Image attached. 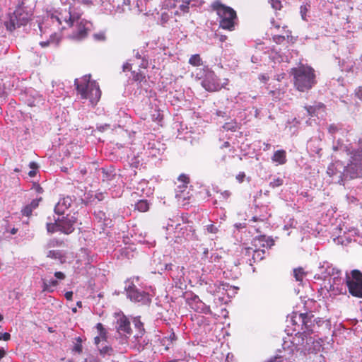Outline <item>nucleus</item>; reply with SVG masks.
Returning a JSON list of instances; mask_svg holds the SVG:
<instances>
[{"label": "nucleus", "instance_id": "nucleus-1", "mask_svg": "<svg viewBox=\"0 0 362 362\" xmlns=\"http://www.w3.org/2000/svg\"><path fill=\"white\" fill-rule=\"evenodd\" d=\"M75 23L76 28L73 29L71 37L76 40H81L87 36L91 23L81 18V13L79 11L72 7L71 4L69 6L64 4L63 8L47 13L43 21L38 24V27L41 34L48 35L49 38L46 41L40 42V46L45 47L50 44L57 45L59 37L55 30L71 28L74 26Z\"/></svg>", "mask_w": 362, "mask_h": 362}, {"label": "nucleus", "instance_id": "nucleus-2", "mask_svg": "<svg viewBox=\"0 0 362 362\" xmlns=\"http://www.w3.org/2000/svg\"><path fill=\"white\" fill-rule=\"evenodd\" d=\"M287 322L293 327L292 329L296 335L301 334L307 337V335L316 332V325L319 327L322 320H317L312 313H293Z\"/></svg>", "mask_w": 362, "mask_h": 362}, {"label": "nucleus", "instance_id": "nucleus-3", "mask_svg": "<svg viewBox=\"0 0 362 362\" xmlns=\"http://www.w3.org/2000/svg\"><path fill=\"white\" fill-rule=\"evenodd\" d=\"M294 87L300 92L310 90L317 83L315 71L310 66H301L291 69Z\"/></svg>", "mask_w": 362, "mask_h": 362}, {"label": "nucleus", "instance_id": "nucleus-4", "mask_svg": "<svg viewBox=\"0 0 362 362\" xmlns=\"http://www.w3.org/2000/svg\"><path fill=\"white\" fill-rule=\"evenodd\" d=\"M320 272L315 274V279L318 280H326L330 277L329 280V290L335 291V294L341 293L343 290L344 279L340 276L341 272L337 267L332 266L327 262H324L319 267Z\"/></svg>", "mask_w": 362, "mask_h": 362}, {"label": "nucleus", "instance_id": "nucleus-5", "mask_svg": "<svg viewBox=\"0 0 362 362\" xmlns=\"http://www.w3.org/2000/svg\"><path fill=\"white\" fill-rule=\"evenodd\" d=\"M77 93L82 99H88L92 105H95L100 100L101 91L98 83L90 81V75H85L81 79L74 81Z\"/></svg>", "mask_w": 362, "mask_h": 362}, {"label": "nucleus", "instance_id": "nucleus-6", "mask_svg": "<svg viewBox=\"0 0 362 362\" xmlns=\"http://www.w3.org/2000/svg\"><path fill=\"white\" fill-rule=\"evenodd\" d=\"M77 224L78 213L67 214L66 216L59 215L54 223H47L46 228L49 233L60 231L64 234L69 235L75 230Z\"/></svg>", "mask_w": 362, "mask_h": 362}, {"label": "nucleus", "instance_id": "nucleus-7", "mask_svg": "<svg viewBox=\"0 0 362 362\" xmlns=\"http://www.w3.org/2000/svg\"><path fill=\"white\" fill-rule=\"evenodd\" d=\"M32 13L23 5H18L13 13L8 14L4 24L8 31L12 32L18 28L25 25L31 19Z\"/></svg>", "mask_w": 362, "mask_h": 362}, {"label": "nucleus", "instance_id": "nucleus-8", "mask_svg": "<svg viewBox=\"0 0 362 362\" xmlns=\"http://www.w3.org/2000/svg\"><path fill=\"white\" fill-rule=\"evenodd\" d=\"M212 7L218 16L220 27L228 30H234L238 20L236 12L232 8L222 4L220 1L214 2Z\"/></svg>", "mask_w": 362, "mask_h": 362}, {"label": "nucleus", "instance_id": "nucleus-9", "mask_svg": "<svg viewBox=\"0 0 362 362\" xmlns=\"http://www.w3.org/2000/svg\"><path fill=\"white\" fill-rule=\"evenodd\" d=\"M124 290L127 293V298L134 303H139L141 305H148L151 303V295L145 291L138 288L133 281H126Z\"/></svg>", "mask_w": 362, "mask_h": 362}, {"label": "nucleus", "instance_id": "nucleus-10", "mask_svg": "<svg viewBox=\"0 0 362 362\" xmlns=\"http://www.w3.org/2000/svg\"><path fill=\"white\" fill-rule=\"evenodd\" d=\"M345 281L349 293L354 297L362 298V272L354 269L349 274L346 272Z\"/></svg>", "mask_w": 362, "mask_h": 362}, {"label": "nucleus", "instance_id": "nucleus-11", "mask_svg": "<svg viewBox=\"0 0 362 362\" xmlns=\"http://www.w3.org/2000/svg\"><path fill=\"white\" fill-rule=\"evenodd\" d=\"M128 317L123 313L118 314L117 317L115 328L117 332L120 336V343L124 344L133 334L132 329L131 328V323H132V318Z\"/></svg>", "mask_w": 362, "mask_h": 362}, {"label": "nucleus", "instance_id": "nucleus-12", "mask_svg": "<svg viewBox=\"0 0 362 362\" xmlns=\"http://www.w3.org/2000/svg\"><path fill=\"white\" fill-rule=\"evenodd\" d=\"M238 289L236 286H230L228 283L224 281H216L212 285H210L208 288V290L210 293H214V295H221L218 296V298L219 301L226 303V300H224V295H227L228 298H233L237 293V290Z\"/></svg>", "mask_w": 362, "mask_h": 362}, {"label": "nucleus", "instance_id": "nucleus-13", "mask_svg": "<svg viewBox=\"0 0 362 362\" xmlns=\"http://www.w3.org/2000/svg\"><path fill=\"white\" fill-rule=\"evenodd\" d=\"M201 85L209 92L218 91L223 87L220 84L219 78L214 71L208 68L204 70V77Z\"/></svg>", "mask_w": 362, "mask_h": 362}, {"label": "nucleus", "instance_id": "nucleus-14", "mask_svg": "<svg viewBox=\"0 0 362 362\" xmlns=\"http://www.w3.org/2000/svg\"><path fill=\"white\" fill-rule=\"evenodd\" d=\"M132 320L136 332L133 336V339H134V342H135V347L138 350L143 349L145 346L148 344V340H146V339L144 338L146 333L144 323L141 321L140 316L132 317Z\"/></svg>", "mask_w": 362, "mask_h": 362}, {"label": "nucleus", "instance_id": "nucleus-15", "mask_svg": "<svg viewBox=\"0 0 362 362\" xmlns=\"http://www.w3.org/2000/svg\"><path fill=\"white\" fill-rule=\"evenodd\" d=\"M294 356V346H288L287 348L283 347V349H278L276 354L267 360L265 362H291L295 361Z\"/></svg>", "mask_w": 362, "mask_h": 362}, {"label": "nucleus", "instance_id": "nucleus-16", "mask_svg": "<svg viewBox=\"0 0 362 362\" xmlns=\"http://www.w3.org/2000/svg\"><path fill=\"white\" fill-rule=\"evenodd\" d=\"M187 302L189 307L197 313L206 315L211 313L210 307L206 305L200 298L194 293H191L190 296L187 297Z\"/></svg>", "mask_w": 362, "mask_h": 362}, {"label": "nucleus", "instance_id": "nucleus-17", "mask_svg": "<svg viewBox=\"0 0 362 362\" xmlns=\"http://www.w3.org/2000/svg\"><path fill=\"white\" fill-rule=\"evenodd\" d=\"M54 277L56 279H42L43 284V291L47 292H53L54 288L57 287L59 284L57 279L63 280L65 279V274L62 272H56L54 273Z\"/></svg>", "mask_w": 362, "mask_h": 362}, {"label": "nucleus", "instance_id": "nucleus-18", "mask_svg": "<svg viewBox=\"0 0 362 362\" xmlns=\"http://www.w3.org/2000/svg\"><path fill=\"white\" fill-rule=\"evenodd\" d=\"M73 202V199L70 196H66L59 199L54 207V212L58 215H63Z\"/></svg>", "mask_w": 362, "mask_h": 362}, {"label": "nucleus", "instance_id": "nucleus-19", "mask_svg": "<svg viewBox=\"0 0 362 362\" xmlns=\"http://www.w3.org/2000/svg\"><path fill=\"white\" fill-rule=\"evenodd\" d=\"M147 148L149 151V154L153 157H156L158 155L163 153L166 149L164 144L155 140L148 142Z\"/></svg>", "mask_w": 362, "mask_h": 362}, {"label": "nucleus", "instance_id": "nucleus-20", "mask_svg": "<svg viewBox=\"0 0 362 362\" xmlns=\"http://www.w3.org/2000/svg\"><path fill=\"white\" fill-rule=\"evenodd\" d=\"M274 244V239L265 235H259L253 240V245L255 247L271 248Z\"/></svg>", "mask_w": 362, "mask_h": 362}, {"label": "nucleus", "instance_id": "nucleus-21", "mask_svg": "<svg viewBox=\"0 0 362 362\" xmlns=\"http://www.w3.org/2000/svg\"><path fill=\"white\" fill-rule=\"evenodd\" d=\"M100 339L101 338L99 336L95 337L94 339L95 344L98 347L100 354L104 358L106 356H114L115 351L111 346L104 344L103 343L100 345Z\"/></svg>", "mask_w": 362, "mask_h": 362}, {"label": "nucleus", "instance_id": "nucleus-22", "mask_svg": "<svg viewBox=\"0 0 362 362\" xmlns=\"http://www.w3.org/2000/svg\"><path fill=\"white\" fill-rule=\"evenodd\" d=\"M325 108L324 104L321 103L315 104L314 105L305 106V109L310 117L316 116L319 117L320 116H323Z\"/></svg>", "mask_w": 362, "mask_h": 362}, {"label": "nucleus", "instance_id": "nucleus-23", "mask_svg": "<svg viewBox=\"0 0 362 362\" xmlns=\"http://www.w3.org/2000/svg\"><path fill=\"white\" fill-rule=\"evenodd\" d=\"M93 215L95 220L98 223H101L103 228L109 226L112 222V221L106 216V214L103 211H95Z\"/></svg>", "mask_w": 362, "mask_h": 362}, {"label": "nucleus", "instance_id": "nucleus-24", "mask_svg": "<svg viewBox=\"0 0 362 362\" xmlns=\"http://www.w3.org/2000/svg\"><path fill=\"white\" fill-rule=\"evenodd\" d=\"M42 201V197L34 199L31 202L25 205L21 210V213L23 216H29L32 214V211L37 208L40 202Z\"/></svg>", "mask_w": 362, "mask_h": 362}, {"label": "nucleus", "instance_id": "nucleus-25", "mask_svg": "<svg viewBox=\"0 0 362 362\" xmlns=\"http://www.w3.org/2000/svg\"><path fill=\"white\" fill-rule=\"evenodd\" d=\"M272 160L277 165H284L287 162L286 151L281 149L276 151L272 157Z\"/></svg>", "mask_w": 362, "mask_h": 362}, {"label": "nucleus", "instance_id": "nucleus-26", "mask_svg": "<svg viewBox=\"0 0 362 362\" xmlns=\"http://www.w3.org/2000/svg\"><path fill=\"white\" fill-rule=\"evenodd\" d=\"M86 341L84 336H78L74 339L73 346L71 348L72 352L80 354L83 351V343Z\"/></svg>", "mask_w": 362, "mask_h": 362}, {"label": "nucleus", "instance_id": "nucleus-27", "mask_svg": "<svg viewBox=\"0 0 362 362\" xmlns=\"http://www.w3.org/2000/svg\"><path fill=\"white\" fill-rule=\"evenodd\" d=\"M151 203L147 199H140L134 204V209L140 212H146L149 210Z\"/></svg>", "mask_w": 362, "mask_h": 362}, {"label": "nucleus", "instance_id": "nucleus-28", "mask_svg": "<svg viewBox=\"0 0 362 362\" xmlns=\"http://www.w3.org/2000/svg\"><path fill=\"white\" fill-rule=\"evenodd\" d=\"M103 180L110 181L115 179L117 175L112 167L102 168Z\"/></svg>", "mask_w": 362, "mask_h": 362}, {"label": "nucleus", "instance_id": "nucleus-29", "mask_svg": "<svg viewBox=\"0 0 362 362\" xmlns=\"http://www.w3.org/2000/svg\"><path fill=\"white\" fill-rule=\"evenodd\" d=\"M47 257L54 259H59L61 262H63L66 257L65 254L62 250H49L47 252Z\"/></svg>", "mask_w": 362, "mask_h": 362}, {"label": "nucleus", "instance_id": "nucleus-30", "mask_svg": "<svg viewBox=\"0 0 362 362\" xmlns=\"http://www.w3.org/2000/svg\"><path fill=\"white\" fill-rule=\"evenodd\" d=\"M291 32L289 31V30H287L286 31V35H275L273 36L272 39H273V41L276 43V44H278V45H280L281 43H283L286 39H287V40L288 41L290 39L291 40L292 39V36H291Z\"/></svg>", "mask_w": 362, "mask_h": 362}, {"label": "nucleus", "instance_id": "nucleus-31", "mask_svg": "<svg viewBox=\"0 0 362 362\" xmlns=\"http://www.w3.org/2000/svg\"><path fill=\"white\" fill-rule=\"evenodd\" d=\"M306 276V272L302 267H298L293 269V276L298 281H302L303 278Z\"/></svg>", "mask_w": 362, "mask_h": 362}, {"label": "nucleus", "instance_id": "nucleus-32", "mask_svg": "<svg viewBox=\"0 0 362 362\" xmlns=\"http://www.w3.org/2000/svg\"><path fill=\"white\" fill-rule=\"evenodd\" d=\"M223 128L226 131L236 132L240 127L235 121L231 120L230 122H226L223 125Z\"/></svg>", "mask_w": 362, "mask_h": 362}, {"label": "nucleus", "instance_id": "nucleus-33", "mask_svg": "<svg viewBox=\"0 0 362 362\" xmlns=\"http://www.w3.org/2000/svg\"><path fill=\"white\" fill-rule=\"evenodd\" d=\"M265 253L264 250H261L259 248L256 249L253 251L252 259L254 262H257L261 261L264 259V255Z\"/></svg>", "mask_w": 362, "mask_h": 362}, {"label": "nucleus", "instance_id": "nucleus-34", "mask_svg": "<svg viewBox=\"0 0 362 362\" xmlns=\"http://www.w3.org/2000/svg\"><path fill=\"white\" fill-rule=\"evenodd\" d=\"M95 327L99 333V337L103 340H104L105 342H106L107 331L104 328L103 324L99 322V323L96 324Z\"/></svg>", "mask_w": 362, "mask_h": 362}, {"label": "nucleus", "instance_id": "nucleus-35", "mask_svg": "<svg viewBox=\"0 0 362 362\" xmlns=\"http://www.w3.org/2000/svg\"><path fill=\"white\" fill-rule=\"evenodd\" d=\"M189 63L192 66H198L202 64V59L199 54H193L189 58Z\"/></svg>", "mask_w": 362, "mask_h": 362}, {"label": "nucleus", "instance_id": "nucleus-36", "mask_svg": "<svg viewBox=\"0 0 362 362\" xmlns=\"http://www.w3.org/2000/svg\"><path fill=\"white\" fill-rule=\"evenodd\" d=\"M310 6L308 4L301 5L300 7V13L303 21H308L307 13L309 11Z\"/></svg>", "mask_w": 362, "mask_h": 362}, {"label": "nucleus", "instance_id": "nucleus-37", "mask_svg": "<svg viewBox=\"0 0 362 362\" xmlns=\"http://www.w3.org/2000/svg\"><path fill=\"white\" fill-rule=\"evenodd\" d=\"M132 79L138 83H141L142 81H146V76L141 72H136L135 71H132Z\"/></svg>", "mask_w": 362, "mask_h": 362}, {"label": "nucleus", "instance_id": "nucleus-38", "mask_svg": "<svg viewBox=\"0 0 362 362\" xmlns=\"http://www.w3.org/2000/svg\"><path fill=\"white\" fill-rule=\"evenodd\" d=\"M284 179L281 177H274L270 182H269V187L272 188H276L281 187L284 185Z\"/></svg>", "mask_w": 362, "mask_h": 362}, {"label": "nucleus", "instance_id": "nucleus-39", "mask_svg": "<svg viewBox=\"0 0 362 362\" xmlns=\"http://www.w3.org/2000/svg\"><path fill=\"white\" fill-rule=\"evenodd\" d=\"M106 194H107V193H103V192L96 193L95 194V196H94L93 199V200H90V201L86 200L85 202V204L88 205L89 203H91V202H94L95 199H97L98 202L103 201L105 199V195Z\"/></svg>", "mask_w": 362, "mask_h": 362}, {"label": "nucleus", "instance_id": "nucleus-40", "mask_svg": "<svg viewBox=\"0 0 362 362\" xmlns=\"http://www.w3.org/2000/svg\"><path fill=\"white\" fill-rule=\"evenodd\" d=\"M60 94H62V93L60 90H58V89H56V90H49V89L47 90V95L49 101L50 100H54L55 97H58Z\"/></svg>", "mask_w": 362, "mask_h": 362}, {"label": "nucleus", "instance_id": "nucleus-41", "mask_svg": "<svg viewBox=\"0 0 362 362\" xmlns=\"http://www.w3.org/2000/svg\"><path fill=\"white\" fill-rule=\"evenodd\" d=\"M205 230L207 233L216 234L218 231V228L214 224H209L204 226Z\"/></svg>", "mask_w": 362, "mask_h": 362}, {"label": "nucleus", "instance_id": "nucleus-42", "mask_svg": "<svg viewBox=\"0 0 362 362\" xmlns=\"http://www.w3.org/2000/svg\"><path fill=\"white\" fill-rule=\"evenodd\" d=\"M96 128L99 132H103L110 128L109 124H98Z\"/></svg>", "mask_w": 362, "mask_h": 362}, {"label": "nucleus", "instance_id": "nucleus-43", "mask_svg": "<svg viewBox=\"0 0 362 362\" xmlns=\"http://www.w3.org/2000/svg\"><path fill=\"white\" fill-rule=\"evenodd\" d=\"M93 38L98 41H103L105 40V33H102V32L98 33H95L93 35Z\"/></svg>", "mask_w": 362, "mask_h": 362}, {"label": "nucleus", "instance_id": "nucleus-44", "mask_svg": "<svg viewBox=\"0 0 362 362\" xmlns=\"http://www.w3.org/2000/svg\"><path fill=\"white\" fill-rule=\"evenodd\" d=\"M178 180L183 183V185L188 184L189 181V177L185 174L180 175Z\"/></svg>", "mask_w": 362, "mask_h": 362}, {"label": "nucleus", "instance_id": "nucleus-45", "mask_svg": "<svg viewBox=\"0 0 362 362\" xmlns=\"http://www.w3.org/2000/svg\"><path fill=\"white\" fill-rule=\"evenodd\" d=\"M139 67L146 69L148 66V61L146 58V56L144 55V57L141 59V63L139 64Z\"/></svg>", "mask_w": 362, "mask_h": 362}, {"label": "nucleus", "instance_id": "nucleus-46", "mask_svg": "<svg viewBox=\"0 0 362 362\" xmlns=\"http://www.w3.org/2000/svg\"><path fill=\"white\" fill-rule=\"evenodd\" d=\"M339 128L335 124H332L328 127V131L330 134H334L338 132Z\"/></svg>", "mask_w": 362, "mask_h": 362}, {"label": "nucleus", "instance_id": "nucleus-47", "mask_svg": "<svg viewBox=\"0 0 362 362\" xmlns=\"http://www.w3.org/2000/svg\"><path fill=\"white\" fill-rule=\"evenodd\" d=\"M148 182L146 180H142L138 183V187H136L137 190L141 189V192H144V187L146 186Z\"/></svg>", "mask_w": 362, "mask_h": 362}, {"label": "nucleus", "instance_id": "nucleus-48", "mask_svg": "<svg viewBox=\"0 0 362 362\" xmlns=\"http://www.w3.org/2000/svg\"><path fill=\"white\" fill-rule=\"evenodd\" d=\"M11 338V335L8 332L1 333L0 332V340L8 341Z\"/></svg>", "mask_w": 362, "mask_h": 362}, {"label": "nucleus", "instance_id": "nucleus-49", "mask_svg": "<svg viewBox=\"0 0 362 362\" xmlns=\"http://www.w3.org/2000/svg\"><path fill=\"white\" fill-rule=\"evenodd\" d=\"M120 251H121V255L122 257L129 258V254L131 253V251L128 248L121 249Z\"/></svg>", "mask_w": 362, "mask_h": 362}, {"label": "nucleus", "instance_id": "nucleus-50", "mask_svg": "<svg viewBox=\"0 0 362 362\" xmlns=\"http://www.w3.org/2000/svg\"><path fill=\"white\" fill-rule=\"evenodd\" d=\"M168 19H169V16H168V14L167 13H163L161 14L160 21H161L162 24H164V23H167Z\"/></svg>", "mask_w": 362, "mask_h": 362}, {"label": "nucleus", "instance_id": "nucleus-51", "mask_svg": "<svg viewBox=\"0 0 362 362\" xmlns=\"http://www.w3.org/2000/svg\"><path fill=\"white\" fill-rule=\"evenodd\" d=\"M245 177V174L243 172H240L237 176L236 179L239 182H243Z\"/></svg>", "mask_w": 362, "mask_h": 362}, {"label": "nucleus", "instance_id": "nucleus-52", "mask_svg": "<svg viewBox=\"0 0 362 362\" xmlns=\"http://www.w3.org/2000/svg\"><path fill=\"white\" fill-rule=\"evenodd\" d=\"M215 114H216V115L217 117H221L223 118L228 117L226 112L222 111V110H216V113Z\"/></svg>", "mask_w": 362, "mask_h": 362}, {"label": "nucleus", "instance_id": "nucleus-53", "mask_svg": "<svg viewBox=\"0 0 362 362\" xmlns=\"http://www.w3.org/2000/svg\"><path fill=\"white\" fill-rule=\"evenodd\" d=\"M355 94L357 98L362 100V86H360L356 89Z\"/></svg>", "mask_w": 362, "mask_h": 362}, {"label": "nucleus", "instance_id": "nucleus-54", "mask_svg": "<svg viewBox=\"0 0 362 362\" xmlns=\"http://www.w3.org/2000/svg\"><path fill=\"white\" fill-rule=\"evenodd\" d=\"M221 195L223 199H227L228 198L230 197V196L231 195V193L228 190H225L221 193Z\"/></svg>", "mask_w": 362, "mask_h": 362}, {"label": "nucleus", "instance_id": "nucleus-55", "mask_svg": "<svg viewBox=\"0 0 362 362\" xmlns=\"http://www.w3.org/2000/svg\"><path fill=\"white\" fill-rule=\"evenodd\" d=\"M33 188L35 190V192L39 194H42L43 192V189L42 187H40L39 184H35Z\"/></svg>", "mask_w": 362, "mask_h": 362}, {"label": "nucleus", "instance_id": "nucleus-56", "mask_svg": "<svg viewBox=\"0 0 362 362\" xmlns=\"http://www.w3.org/2000/svg\"><path fill=\"white\" fill-rule=\"evenodd\" d=\"M269 77L265 74H260L259 76V79L263 83H266L269 80Z\"/></svg>", "mask_w": 362, "mask_h": 362}, {"label": "nucleus", "instance_id": "nucleus-57", "mask_svg": "<svg viewBox=\"0 0 362 362\" xmlns=\"http://www.w3.org/2000/svg\"><path fill=\"white\" fill-rule=\"evenodd\" d=\"M132 69V65L129 63H125L122 66L123 71H129Z\"/></svg>", "mask_w": 362, "mask_h": 362}, {"label": "nucleus", "instance_id": "nucleus-58", "mask_svg": "<svg viewBox=\"0 0 362 362\" xmlns=\"http://www.w3.org/2000/svg\"><path fill=\"white\" fill-rule=\"evenodd\" d=\"M64 296L66 298V300H72L73 292L72 291H67V292L65 293Z\"/></svg>", "mask_w": 362, "mask_h": 362}, {"label": "nucleus", "instance_id": "nucleus-59", "mask_svg": "<svg viewBox=\"0 0 362 362\" xmlns=\"http://www.w3.org/2000/svg\"><path fill=\"white\" fill-rule=\"evenodd\" d=\"M82 252H83L86 257H87V262L86 264H90V257H89V255H88V250L87 249H82L81 250Z\"/></svg>", "mask_w": 362, "mask_h": 362}, {"label": "nucleus", "instance_id": "nucleus-60", "mask_svg": "<svg viewBox=\"0 0 362 362\" xmlns=\"http://www.w3.org/2000/svg\"><path fill=\"white\" fill-rule=\"evenodd\" d=\"M29 167L32 169V170H35L36 169L38 168V165L37 163H36L35 162H30V164H29Z\"/></svg>", "mask_w": 362, "mask_h": 362}, {"label": "nucleus", "instance_id": "nucleus-61", "mask_svg": "<svg viewBox=\"0 0 362 362\" xmlns=\"http://www.w3.org/2000/svg\"><path fill=\"white\" fill-rule=\"evenodd\" d=\"M174 267H175V265H173L171 263L170 264H166L165 266V269L168 270V271H172Z\"/></svg>", "mask_w": 362, "mask_h": 362}, {"label": "nucleus", "instance_id": "nucleus-62", "mask_svg": "<svg viewBox=\"0 0 362 362\" xmlns=\"http://www.w3.org/2000/svg\"><path fill=\"white\" fill-rule=\"evenodd\" d=\"M134 57L138 59H141L144 57V55L141 54L139 51L134 50Z\"/></svg>", "mask_w": 362, "mask_h": 362}, {"label": "nucleus", "instance_id": "nucleus-63", "mask_svg": "<svg viewBox=\"0 0 362 362\" xmlns=\"http://www.w3.org/2000/svg\"><path fill=\"white\" fill-rule=\"evenodd\" d=\"M208 255H209V250H208V248L206 247L204 249L202 258L209 259Z\"/></svg>", "mask_w": 362, "mask_h": 362}, {"label": "nucleus", "instance_id": "nucleus-64", "mask_svg": "<svg viewBox=\"0 0 362 362\" xmlns=\"http://www.w3.org/2000/svg\"><path fill=\"white\" fill-rule=\"evenodd\" d=\"M36 170H31L29 173H28V175L30 177H35L36 175Z\"/></svg>", "mask_w": 362, "mask_h": 362}]
</instances>
